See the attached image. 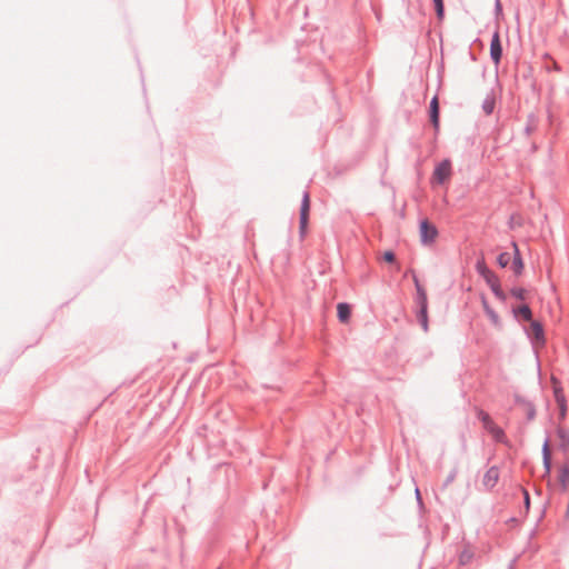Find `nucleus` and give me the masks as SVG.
Wrapping results in <instances>:
<instances>
[{"mask_svg": "<svg viewBox=\"0 0 569 569\" xmlns=\"http://www.w3.org/2000/svg\"><path fill=\"white\" fill-rule=\"evenodd\" d=\"M452 167L449 159L442 160L433 170L432 181L442 184L451 178Z\"/></svg>", "mask_w": 569, "mask_h": 569, "instance_id": "f257e3e1", "label": "nucleus"}, {"mask_svg": "<svg viewBox=\"0 0 569 569\" xmlns=\"http://www.w3.org/2000/svg\"><path fill=\"white\" fill-rule=\"evenodd\" d=\"M438 236L437 228L429 223L428 220H423L420 223V238L423 243H431Z\"/></svg>", "mask_w": 569, "mask_h": 569, "instance_id": "f03ea898", "label": "nucleus"}, {"mask_svg": "<svg viewBox=\"0 0 569 569\" xmlns=\"http://www.w3.org/2000/svg\"><path fill=\"white\" fill-rule=\"evenodd\" d=\"M310 211V197L308 192H305L300 209V233L303 236L307 231V224Z\"/></svg>", "mask_w": 569, "mask_h": 569, "instance_id": "7ed1b4c3", "label": "nucleus"}, {"mask_svg": "<svg viewBox=\"0 0 569 569\" xmlns=\"http://www.w3.org/2000/svg\"><path fill=\"white\" fill-rule=\"evenodd\" d=\"M483 278L486 279L487 283L490 286V288L493 291V293L499 299L503 300L505 299V293L501 290L498 277L493 272H491L488 268H483Z\"/></svg>", "mask_w": 569, "mask_h": 569, "instance_id": "20e7f679", "label": "nucleus"}, {"mask_svg": "<svg viewBox=\"0 0 569 569\" xmlns=\"http://www.w3.org/2000/svg\"><path fill=\"white\" fill-rule=\"evenodd\" d=\"M501 56H502V48H501V43H500V37H499V32L496 31L492 36L491 43H490V57L496 66L499 64Z\"/></svg>", "mask_w": 569, "mask_h": 569, "instance_id": "39448f33", "label": "nucleus"}, {"mask_svg": "<svg viewBox=\"0 0 569 569\" xmlns=\"http://www.w3.org/2000/svg\"><path fill=\"white\" fill-rule=\"evenodd\" d=\"M430 121L436 131L439 130V100L435 96L430 102Z\"/></svg>", "mask_w": 569, "mask_h": 569, "instance_id": "423d86ee", "label": "nucleus"}, {"mask_svg": "<svg viewBox=\"0 0 569 569\" xmlns=\"http://www.w3.org/2000/svg\"><path fill=\"white\" fill-rule=\"evenodd\" d=\"M419 321L423 331H428V315H427V296L422 293V302L420 306V312L418 315Z\"/></svg>", "mask_w": 569, "mask_h": 569, "instance_id": "0eeeda50", "label": "nucleus"}, {"mask_svg": "<svg viewBox=\"0 0 569 569\" xmlns=\"http://www.w3.org/2000/svg\"><path fill=\"white\" fill-rule=\"evenodd\" d=\"M551 382H552L553 395H555V400H556L557 405L566 403L567 400H566V397H565V393H563L560 382L555 377L551 378Z\"/></svg>", "mask_w": 569, "mask_h": 569, "instance_id": "6e6552de", "label": "nucleus"}, {"mask_svg": "<svg viewBox=\"0 0 569 569\" xmlns=\"http://www.w3.org/2000/svg\"><path fill=\"white\" fill-rule=\"evenodd\" d=\"M337 313H338V319L341 322L346 323L349 321V318L351 315V308L348 303L340 302L337 306Z\"/></svg>", "mask_w": 569, "mask_h": 569, "instance_id": "1a4fd4ad", "label": "nucleus"}, {"mask_svg": "<svg viewBox=\"0 0 569 569\" xmlns=\"http://www.w3.org/2000/svg\"><path fill=\"white\" fill-rule=\"evenodd\" d=\"M498 479H499V470L497 468L492 467L486 472L485 478H483V483L487 487H493L498 482Z\"/></svg>", "mask_w": 569, "mask_h": 569, "instance_id": "9d476101", "label": "nucleus"}, {"mask_svg": "<svg viewBox=\"0 0 569 569\" xmlns=\"http://www.w3.org/2000/svg\"><path fill=\"white\" fill-rule=\"evenodd\" d=\"M530 329H531V336L537 341H539L541 345H543L545 343V335H543L542 326L537 321H531Z\"/></svg>", "mask_w": 569, "mask_h": 569, "instance_id": "9b49d317", "label": "nucleus"}, {"mask_svg": "<svg viewBox=\"0 0 569 569\" xmlns=\"http://www.w3.org/2000/svg\"><path fill=\"white\" fill-rule=\"evenodd\" d=\"M512 247L515 249L512 269H513L516 274H520L522 272V269H523V262H522V259L520 257V252H519L517 243H512Z\"/></svg>", "mask_w": 569, "mask_h": 569, "instance_id": "f8f14e48", "label": "nucleus"}, {"mask_svg": "<svg viewBox=\"0 0 569 569\" xmlns=\"http://www.w3.org/2000/svg\"><path fill=\"white\" fill-rule=\"evenodd\" d=\"M482 306L486 315L496 327L500 326V319L497 312L488 305L486 299H482Z\"/></svg>", "mask_w": 569, "mask_h": 569, "instance_id": "ddd939ff", "label": "nucleus"}, {"mask_svg": "<svg viewBox=\"0 0 569 569\" xmlns=\"http://www.w3.org/2000/svg\"><path fill=\"white\" fill-rule=\"evenodd\" d=\"M485 429H487L496 440L501 441L503 439V431L495 422L486 426Z\"/></svg>", "mask_w": 569, "mask_h": 569, "instance_id": "4468645a", "label": "nucleus"}, {"mask_svg": "<svg viewBox=\"0 0 569 569\" xmlns=\"http://www.w3.org/2000/svg\"><path fill=\"white\" fill-rule=\"evenodd\" d=\"M516 316L522 317L527 321H531L532 313L530 308L527 305H523L515 310Z\"/></svg>", "mask_w": 569, "mask_h": 569, "instance_id": "2eb2a0df", "label": "nucleus"}, {"mask_svg": "<svg viewBox=\"0 0 569 569\" xmlns=\"http://www.w3.org/2000/svg\"><path fill=\"white\" fill-rule=\"evenodd\" d=\"M559 482L562 489L566 490L569 486V469L567 467L561 468L559 473Z\"/></svg>", "mask_w": 569, "mask_h": 569, "instance_id": "dca6fc26", "label": "nucleus"}, {"mask_svg": "<svg viewBox=\"0 0 569 569\" xmlns=\"http://www.w3.org/2000/svg\"><path fill=\"white\" fill-rule=\"evenodd\" d=\"M543 463L546 467V471H550V465H551V458H550V451H549V445L548 442H545L543 445Z\"/></svg>", "mask_w": 569, "mask_h": 569, "instance_id": "f3484780", "label": "nucleus"}, {"mask_svg": "<svg viewBox=\"0 0 569 569\" xmlns=\"http://www.w3.org/2000/svg\"><path fill=\"white\" fill-rule=\"evenodd\" d=\"M511 261V254L508 252H502L498 257V263L500 267L506 268Z\"/></svg>", "mask_w": 569, "mask_h": 569, "instance_id": "a211bd4d", "label": "nucleus"}, {"mask_svg": "<svg viewBox=\"0 0 569 569\" xmlns=\"http://www.w3.org/2000/svg\"><path fill=\"white\" fill-rule=\"evenodd\" d=\"M437 17L441 20L443 18V1L442 0H433Z\"/></svg>", "mask_w": 569, "mask_h": 569, "instance_id": "6ab92c4d", "label": "nucleus"}, {"mask_svg": "<svg viewBox=\"0 0 569 569\" xmlns=\"http://www.w3.org/2000/svg\"><path fill=\"white\" fill-rule=\"evenodd\" d=\"M478 418L481 420L483 427L489 426L490 423L493 422L490 416L485 411H479Z\"/></svg>", "mask_w": 569, "mask_h": 569, "instance_id": "aec40b11", "label": "nucleus"}, {"mask_svg": "<svg viewBox=\"0 0 569 569\" xmlns=\"http://www.w3.org/2000/svg\"><path fill=\"white\" fill-rule=\"evenodd\" d=\"M558 436L562 441L563 446H569V432L563 430L562 428L558 429Z\"/></svg>", "mask_w": 569, "mask_h": 569, "instance_id": "412c9836", "label": "nucleus"}, {"mask_svg": "<svg viewBox=\"0 0 569 569\" xmlns=\"http://www.w3.org/2000/svg\"><path fill=\"white\" fill-rule=\"evenodd\" d=\"M511 295L517 299L523 300L526 298V290L522 288H515L511 290Z\"/></svg>", "mask_w": 569, "mask_h": 569, "instance_id": "4be33fe9", "label": "nucleus"}, {"mask_svg": "<svg viewBox=\"0 0 569 569\" xmlns=\"http://www.w3.org/2000/svg\"><path fill=\"white\" fill-rule=\"evenodd\" d=\"M383 260L389 263L395 262V260H396L395 253L392 251H386L383 253Z\"/></svg>", "mask_w": 569, "mask_h": 569, "instance_id": "5701e85b", "label": "nucleus"}, {"mask_svg": "<svg viewBox=\"0 0 569 569\" xmlns=\"http://www.w3.org/2000/svg\"><path fill=\"white\" fill-rule=\"evenodd\" d=\"M560 411V419H565L567 415V402L562 405H558Z\"/></svg>", "mask_w": 569, "mask_h": 569, "instance_id": "b1692460", "label": "nucleus"}, {"mask_svg": "<svg viewBox=\"0 0 569 569\" xmlns=\"http://www.w3.org/2000/svg\"><path fill=\"white\" fill-rule=\"evenodd\" d=\"M415 283H416V287H417V290H418V293H419V297H420V303L422 302V293L426 295L425 290L420 287L417 278H415Z\"/></svg>", "mask_w": 569, "mask_h": 569, "instance_id": "393cba45", "label": "nucleus"}, {"mask_svg": "<svg viewBox=\"0 0 569 569\" xmlns=\"http://www.w3.org/2000/svg\"><path fill=\"white\" fill-rule=\"evenodd\" d=\"M483 268H487V267H486V264H485V262H483V261L478 262V264H477V269H478V271H479L482 276H483Z\"/></svg>", "mask_w": 569, "mask_h": 569, "instance_id": "a878e982", "label": "nucleus"}, {"mask_svg": "<svg viewBox=\"0 0 569 569\" xmlns=\"http://www.w3.org/2000/svg\"><path fill=\"white\" fill-rule=\"evenodd\" d=\"M416 496H417V498H418L419 500L421 499V497H420V490H419L418 488H416Z\"/></svg>", "mask_w": 569, "mask_h": 569, "instance_id": "bb28decb", "label": "nucleus"}, {"mask_svg": "<svg viewBox=\"0 0 569 569\" xmlns=\"http://www.w3.org/2000/svg\"><path fill=\"white\" fill-rule=\"evenodd\" d=\"M525 496H526L525 502H526L527 505H529V496H528V492H526V491H525Z\"/></svg>", "mask_w": 569, "mask_h": 569, "instance_id": "cd10ccee", "label": "nucleus"}, {"mask_svg": "<svg viewBox=\"0 0 569 569\" xmlns=\"http://www.w3.org/2000/svg\"><path fill=\"white\" fill-rule=\"evenodd\" d=\"M491 110H492V107H491V106H486V111H487V113H490V112H491Z\"/></svg>", "mask_w": 569, "mask_h": 569, "instance_id": "c85d7f7f", "label": "nucleus"}, {"mask_svg": "<svg viewBox=\"0 0 569 569\" xmlns=\"http://www.w3.org/2000/svg\"><path fill=\"white\" fill-rule=\"evenodd\" d=\"M566 517L569 519V502H568V508H567Z\"/></svg>", "mask_w": 569, "mask_h": 569, "instance_id": "c756f323", "label": "nucleus"}, {"mask_svg": "<svg viewBox=\"0 0 569 569\" xmlns=\"http://www.w3.org/2000/svg\"><path fill=\"white\" fill-rule=\"evenodd\" d=\"M467 559V556L461 555V560Z\"/></svg>", "mask_w": 569, "mask_h": 569, "instance_id": "7c9ffc66", "label": "nucleus"}, {"mask_svg": "<svg viewBox=\"0 0 569 569\" xmlns=\"http://www.w3.org/2000/svg\"><path fill=\"white\" fill-rule=\"evenodd\" d=\"M467 559V556L461 555V560Z\"/></svg>", "mask_w": 569, "mask_h": 569, "instance_id": "2f4dec72", "label": "nucleus"}]
</instances>
